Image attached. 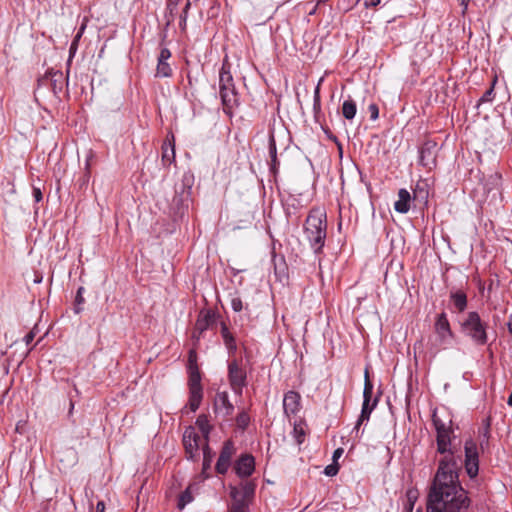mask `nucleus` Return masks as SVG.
Returning a JSON list of instances; mask_svg holds the SVG:
<instances>
[{"mask_svg":"<svg viewBox=\"0 0 512 512\" xmlns=\"http://www.w3.org/2000/svg\"><path fill=\"white\" fill-rule=\"evenodd\" d=\"M451 433L450 428L437 433V451L443 457L428 495L427 512H466L470 505L458 480L461 457L451 447Z\"/></svg>","mask_w":512,"mask_h":512,"instance_id":"obj_1","label":"nucleus"},{"mask_svg":"<svg viewBox=\"0 0 512 512\" xmlns=\"http://www.w3.org/2000/svg\"><path fill=\"white\" fill-rule=\"evenodd\" d=\"M304 233L315 253H319L326 238V213L320 208H313L305 222Z\"/></svg>","mask_w":512,"mask_h":512,"instance_id":"obj_2","label":"nucleus"},{"mask_svg":"<svg viewBox=\"0 0 512 512\" xmlns=\"http://www.w3.org/2000/svg\"><path fill=\"white\" fill-rule=\"evenodd\" d=\"M189 407L191 411L195 412L203 398V388L201 385V375L196 364V354L194 351H190L189 354Z\"/></svg>","mask_w":512,"mask_h":512,"instance_id":"obj_3","label":"nucleus"},{"mask_svg":"<svg viewBox=\"0 0 512 512\" xmlns=\"http://www.w3.org/2000/svg\"><path fill=\"white\" fill-rule=\"evenodd\" d=\"M219 94L225 111L238 106L239 96L234 85L233 76L229 67L225 64H223L219 73Z\"/></svg>","mask_w":512,"mask_h":512,"instance_id":"obj_4","label":"nucleus"},{"mask_svg":"<svg viewBox=\"0 0 512 512\" xmlns=\"http://www.w3.org/2000/svg\"><path fill=\"white\" fill-rule=\"evenodd\" d=\"M462 332L477 345L487 343V324L483 322L477 312H469L461 324Z\"/></svg>","mask_w":512,"mask_h":512,"instance_id":"obj_5","label":"nucleus"},{"mask_svg":"<svg viewBox=\"0 0 512 512\" xmlns=\"http://www.w3.org/2000/svg\"><path fill=\"white\" fill-rule=\"evenodd\" d=\"M434 331L435 339L431 342V348L437 353L440 349H446L451 344L454 336L445 313L437 316Z\"/></svg>","mask_w":512,"mask_h":512,"instance_id":"obj_6","label":"nucleus"},{"mask_svg":"<svg viewBox=\"0 0 512 512\" xmlns=\"http://www.w3.org/2000/svg\"><path fill=\"white\" fill-rule=\"evenodd\" d=\"M207 441V439L199 434L196 427H187L183 434V445L187 458L194 460L199 455V449L202 448Z\"/></svg>","mask_w":512,"mask_h":512,"instance_id":"obj_7","label":"nucleus"},{"mask_svg":"<svg viewBox=\"0 0 512 512\" xmlns=\"http://www.w3.org/2000/svg\"><path fill=\"white\" fill-rule=\"evenodd\" d=\"M228 381L232 391L241 396L243 388L247 385V373L237 360H233L228 364Z\"/></svg>","mask_w":512,"mask_h":512,"instance_id":"obj_8","label":"nucleus"},{"mask_svg":"<svg viewBox=\"0 0 512 512\" xmlns=\"http://www.w3.org/2000/svg\"><path fill=\"white\" fill-rule=\"evenodd\" d=\"M372 393H373V384L370 381L368 369H366L365 373H364V390H363L362 410H361V414L359 416V419L357 420L355 429H359L360 425L364 421H368L369 420L371 412L373 411V409L377 405V399H374L372 405L370 406V401H371V398H372Z\"/></svg>","mask_w":512,"mask_h":512,"instance_id":"obj_9","label":"nucleus"},{"mask_svg":"<svg viewBox=\"0 0 512 512\" xmlns=\"http://www.w3.org/2000/svg\"><path fill=\"white\" fill-rule=\"evenodd\" d=\"M465 469L470 478H474L479 470V453L476 442L469 439L465 442Z\"/></svg>","mask_w":512,"mask_h":512,"instance_id":"obj_10","label":"nucleus"},{"mask_svg":"<svg viewBox=\"0 0 512 512\" xmlns=\"http://www.w3.org/2000/svg\"><path fill=\"white\" fill-rule=\"evenodd\" d=\"M419 163L428 168L432 169L436 166V143L426 142L420 149L419 152Z\"/></svg>","mask_w":512,"mask_h":512,"instance_id":"obj_11","label":"nucleus"},{"mask_svg":"<svg viewBox=\"0 0 512 512\" xmlns=\"http://www.w3.org/2000/svg\"><path fill=\"white\" fill-rule=\"evenodd\" d=\"M234 452L235 448L233 443L230 441L225 442L216 463V470L218 473L225 474L228 471Z\"/></svg>","mask_w":512,"mask_h":512,"instance_id":"obj_12","label":"nucleus"},{"mask_svg":"<svg viewBox=\"0 0 512 512\" xmlns=\"http://www.w3.org/2000/svg\"><path fill=\"white\" fill-rule=\"evenodd\" d=\"M301 396L296 391H288L283 398V409L285 415L290 418L296 415L301 407Z\"/></svg>","mask_w":512,"mask_h":512,"instance_id":"obj_13","label":"nucleus"},{"mask_svg":"<svg viewBox=\"0 0 512 512\" xmlns=\"http://www.w3.org/2000/svg\"><path fill=\"white\" fill-rule=\"evenodd\" d=\"M236 474L241 478L249 477L255 470V460L252 455H242L234 466Z\"/></svg>","mask_w":512,"mask_h":512,"instance_id":"obj_14","label":"nucleus"},{"mask_svg":"<svg viewBox=\"0 0 512 512\" xmlns=\"http://www.w3.org/2000/svg\"><path fill=\"white\" fill-rule=\"evenodd\" d=\"M214 409L222 416H229L234 411L233 404L229 401V396L226 391L217 392L214 399Z\"/></svg>","mask_w":512,"mask_h":512,"instance_id":"obj_15","label":"nucleus"},{"mask_svg":"<svg viewBox=\"0 0 512 512\" xmlns=\"http://www.w3.org/2000/svg\"><path fill=\"white\" fill-rule=\"evenodd\" d=\"M411 195L410 192L404 188L398 192V200L394 203V209L398 213L406 214L410 210Z\"/></svg>","mask_w":512,"mask_h":512,"instance_id":"obj_16","label":"nucleus"},{"mask_svg":"<svg viewBox=\"0 0 512 512\" xmlns=\"http://www.w3.org/2000/svg\"><path fill=\"white\" fill-rule=\"evenodd\" d=\"M214 322V314L210 312L201 313L195 324V333L199 335Z\"/></svg>","mask_w":512,"mask_h":512,"instance_id":"obj_17","label":"nucleus"},{"mask_svg":"<svg viewBox=\"0 0 512 512\" xmlns=\"http://www.w3.org/2000/svg\"><path fill=\"white\" fill-rule=\"evenodd\" d=\"M450 297L455 308H457L459 311L465 310L467 306V297L463 291L452 292Z\"/></svg>","mask_w":512,"mask_h":512,"instance_id":"obj_18","label":"nucleus"},{"mask_svg":"<svg viewBox=\"0 0 512 512\" xmlns=\"http://www.w3.org/2000/svg\"><path fill=\"white\" fill-rule=\"evenodd\" d=\"M196 427L199 429V434L208 440V435L210 433L211 427L209 425L208 419L204 415H200L196 420Z\"/></svg>","mask_w":512,"mask_h":512,"instance_id":"obj_19","label":"nucleus"},{"mask_svg":"<svg viewBox=\"0 0 512 512\" xmlns=\"http://www.w3.org/2000/svg\"><path fill=\"white\" fill-rule=\"evenodd\" d=\"M356 104L353 100H345L342 105V114L345 119L352 120L356 115Z\"/></svg>","mask_w":512,"mask_h":512,"instance_id":"obj_20","label":"nucleus"},{"mask_svg":"<svg viewBox=\"0 0 512 512\" xmlns=\"http://www.w3.org/2000/svg\"><path fill=\"white\" fill-rule=\"evenodd\" d=\"M175 158L174 144L170 141L165 142L162 146V160L163 162L171 163Z\"/></svg>","mask_w":512,"mask_h":512,"instance_id":"obj_21","label":"nucleus"},{"mask_svg":"<svg viewBox=\"0 0 512 512\" xmlns=\"http://www.w3.org/2000/svg\"><path fill=\"white\" fill-rule=\"evenodd\" d=\"M172 75V69L168 62L158 61L156 76L157 77H170Z\"/></svg>","mask_w":512,"mask_h":512,"instance_id":"obj_22","label":"nucleus"},{"mask_svg":"<svg viewBox=\"0 0 512 512\" xmlns=\"http://www.w3.org/2000/svg\"><path fill=\"white\" fill-rule=\"evenodd\" d=\"M222 336H223V340H224L226 347L229 350H235L236 349L235 340H234L232 334L229 332L228 328L224 324L222 326Z\"/></svg>","mask_w":512,"mask_h":512,"instance_id":"obj_23","label":"nucleus"},{"mask_svg":"<svg viewBox=\"0 0 512 512\" xmlns=\"http://www.w3.org/2000/svg\"><path fill=\"white\" fill-rule=\"evenodd\" d=\"M244 501L247 500L254 494L255 486L250 482L243 483L240 487Z\"/></svg>","mask_w":512,"mask_h":512,"instance_id":"obj_24","label":"nucleus"},{"mask_svg":"<svg viewBox=\"0 0 512 512\" xmlns=\"http://www.w3.org/2000/svg\"><path fill=\"white\" fill-rule=\"evenodd\" d=\"M276 152H277L276 142H275L274 134L271 131L270 135H269V154H270V157H271V160L273 163L276 162Z\"/></svg>","mask_w":512,"mask_h":512,"instance_id":"obj_25","label":"nucleus"},{"mask_svg":"<svg viewBox=\"0 0 512 512\" xmlns=\"http://www.w3.org/2000/svg\"><path fill=\"white\" fill-rule=\"evenodd\" d=\"M84 288L79 287L77 291V295L75 298L76 306H75V313H80L82 308L80 307L84 303V297H83Z\"/></svg>","mask_w":512,"mask_h":512,"instance_id":"obj_26","label":"nucleus"},{"mask_svg":"<svg viewBox=\"0 0 512 512\" xmlns=\"http://www.w3.org/2000/svg\"><path fill=\"white\" fill-rule=\"evenodd\" d=\"M249 421H250V417L247 413L245 412H242L240 413L238 416H237V419H236V422H237V425L238 427L242 428V429H245L248 424H249Z\"/></svg>","mask_w":512,"mask_h":512,"instance_id":"obj_27","label":"nucleus"},{"mask_svg":"<svg viewBox=\"0 0 512 512\" xmlns=\"http://www.w3.org/2000/svg\"><path fill=\"white\" fill-rule=\"evenodd\" d=\"M192 496H191V493L189 492V490L187 489L186 491H184L181 496H180V499H179V503H178V507L180 509H183L185 507V505H187L188 503H190L192 501Z\"/></svg>","mask_w":512,"mask_h":512,"instance_id":"obj_28","label":"nucleus"},{"mask_svg":"<svg viewBox=\"0 0 512 512\" xmlns=\"http://www.w3.org/2000/svg\"><path fill=\"white\" fill-rule=\"evenodd\" d=\"M246 511H247V502L244 500L233 502L230 507V512H246Z\"/></svg>","mask_w":512,"mask_h":512,"instance_id":"obj_29","label":"nucleus"},{"mask_svg":"<svg viewBox=\"0 0 512 512\" xmlns=\"http://www.w3.org/2000/svg\"><path fill=\"white\" fill-rule=\"evenodd\" d=\"M432 421H433V425H434L437 433L442 432V430L449 429V427H447L445 425V423L440 418H438L435 414L433 415Z\"/></svg>","mask_w":512,"mask_h":512,"instance_id":"obj_30","label":"nucleus"},{"mask_svg":"<svg viewBox=\"0 0 512 512\" xmlns=\"http://www.w3.org/2000/svg\"><path fill=\"white\" fill-rule=\"evenodd\" d=\"M241 495H242V491L240 490L239 487H231L230 496H231L233 502L244 500L243 496H241Z\"/></svg>","mask_w":512,"mask_h":512,"instance_id":"obj_31","label":"nucleus"},{"mask_svg":"<svg viewBox=\"0 0 512 512\" xmlns=\"http://www.w3.org/2000/svg\"><path fill=\"white\" fill-rule=\"evenodd\" d=\"M231 307L235 312L241 311L243 308L242 300L239 297L232 298Z\"/></svg>","mask_w":512,"mask_h":512,"instance_id":"obj_32","label":"nucleus"},{"mask_svg":"<svg viewBox=\"0 0 512 512\" xmlns=\"http://www.w3.org/2000/svg\"><path fill=\"white\" fill-rule=\"evenodd\" d=\"M339 467L337 464H330L325 467L324 473L327 476H335L338 473Z\"/></svg>","mask_w":512,"mask_h":512,"instance_id":"obj_33","label":"nucleus"},{"mask_svg":"<svg viewBox=\"0 0 512 512\" xmlns=\"http://www.w3.org/2000/svg\"><path fill=\"white\" fill-rule=\"evenodd\" d=\"M425 186H426L425 183H420V182L417 183L416 188L414 190V198H417L418 194H420V193L424 194L423 197H426L427 192L425 191Z\"/></svg>","mask_w":512,"mask_h":512,"instance_id":"obj_34","label":"nucleus"},{"mask_svg":"<svg viewBox=\"0 0 512 512\" xmlns=\"http://www.w3.org/2000/svg\"><path fill=\"white\" fill-rule=\"evenodd\" d=\"M189 7H190V2H187L183 9V14L181 15V18H180V26L182 27V29H185V26H186L187 12H188Z\"/></svg>","mask_w":512,"mask_h":512,"instance_id":"obj_35","label":"nucleus"},{"mask_svg":"<svg viewBox=\"0 0 512 512\" xmlns=\"http://www.w3.org/2000/svg\"><path fill=\"white\" fill-rule=\"evenodd\" d=\"M171 57V52L168 48H162L161 51H160V54L158 56V61H165L167 62V60Z\"/></svg>","mask_w":512,"mask_h":512,"instance_id":"obj_36","label":"nucleus"},{"mask_svg":"<svg viewBox=\"0 0 512 512\" xmlns=\"http://www.w3.org/2000/svg\"><path fill=\"white\" fill-rule=\"evenodd\" d=\"M320 106V83H318L315 91H314V108Z\"/></svg>","mask_w":512,"mask_h":512,"instance_id":"obj_37","label":"nucleus"},{"mask_svg":"<svg viewBox=\"0 0 512 512\" xmlns=\"http://www.w3.org/2000/svg\"><path fill=\"white\" fill-rule=\"evenodd\" d=\"M369 111L371 113V119L372 120H376L378 118V115H379V110H378V107L376 104H371L369 106Z\"/></svg>","mask_w":512,"mask_h":512,"instance_id":"obj_38","label":"nucleus"},{"mask_svg":"<svg viewBox=\"0 0 512 512\" xmlns=\"http://www.w3.org/2000/svg\"><path fill=\"white\" fill-rule=\"evenodd\" d=\"M202 451H203V458H206L207 457H211V459L213 458V454L211 452V449L208 445V441L203 445L202 447Z\"/></svg>","mask_w":512,"mask_h":512,"instance_id":"obj_39","label":"nucleus"},{"mask_svg":"<svg viewBox=\"0 0 512 512\" xmlns=\"http://www.w3.org/2000/svg\"><path fill=\"white\" fill-rule=\"evenodd\" d=\"M33 197L36 202H40L42 200V192L39 188H33Z\"/></svg>","mask_w":512,"mask_h":512,"instance_id":"obj_40","label":"nucleus"},{"mask_svg":"<svg viewBox=\"0 0 512 512\" xmlns=\"http://www.w3.org/2000/svg\"><path fill=\"white\" fill-rule=\"evenodd\" d=\"M34 337L35 334L33 331H31L24 336L23 341L25 342L26 345H29L34 340Z\"/></svg>","mask_w":512,"mask_h":512,"instance_id":"obj_41","label":"nucleus"},{"mask_svg":"<svg viewBox=\"0 0 512 512\" xmlns=\"http://www.w3.org/2000/svg\"><path fill=\"white\" fill-rule=\"evenodd\" d=\"M407 498H408V502L412 505L413 501L416 500V498H417V492L409 490L407 492Z\"/></svg>","mask_w":512,"mask_h":512,"instance_id":"obj_42","label":"nucleus"},{"mask_svg":"<svg viewBox=\"0 0 512 512\" xmlns=\"http://www.w3.org/2000/svg\"><path fill=\"white\" fill-rule=\"evenodd\" d=\"M381 0H364L366 7H375L380 3Z\"/></svg>","mask_w":512,"mask_h":512,"instance_id":"obj_43","label":"nucleus"},{"mask_svg":"<svg viewBox=\"0 0 512 512\" xmlns=\"http://www.w3.org/2000/svg\"><path fill=\"white\" fill-rule=\"evenodd\" d=\"M95 512H105V503H104V501H98L97 502Z\"/></svg>","mask_w":512,"mask_h":512,"instance_id":"obj_44","label":"nucleus"},{"mask_svg":"<svg viewBox=\"0 0 512 512\" xmlns=\"http://www.w3.org/2000/svg\"><path fill=\"white\" fill-rule=\"evenodd\" d=\"M343 449L342 448H337L334 453H333V460L336 461L339 457H341V455L343 454Z\"/></svg>","mask_w":512,"mask_h":512,"instance_id":"obj_45","label":"nucleus"},{"mask_svg":"<svg viewBox=\"0 0 512 512\" xmlns=\"http://www.w3.org/2000/svg\"><path fill=\"white\" fill-rule=\"evenodd\" d=\"M211 462H212L211 457L206 456V458H203V468L204 469L209 468L211 465Z\"/></svg>","mask_w":512,"mask_h":512,"instance_id":"obj_46","label":"nucleus"},{"mask_svg":"<svg viewBox=\"0 0 512 512\" xmlns=\"http://www.w3.org/2000/svg\"><path fill=\"white\" fill-rule=\"evenodd\" d=\"M54 76L57 77V78L54 79V89H55L56 85H57V81L61 82L62 79H63V75H62V73H57Z\"/></svg>","mask_w":512,"mask_h":512,"instance_id":"obj_47","label":"nucleus"},{"mask_svg":"<svg viewBox=\"0 0 512 512\" xmlns=\"http://www.w3.org/2000/svg\"><path fill=\"white\" fill-rule=\"evenodd\" d=\"M461 1V5L464 6V9L467 8L468 6V3L471 1V0H460Z\"/></svg>","mask_w":512,"mask_h":512,"instance_id":"obj_48","label":"nucleus"},{"mask_svg":"<svg viewBox=\"0 0 512 512\" xmlns=\"http://www.w3.org/2000/svg\"><path fill=\"white\" fill-rule=\"evenodd\" d=\"M507 326H508V330H509L510 334L512 335V318L509 320Z\"/></svg>","mask_w":512,"mask_h":512,"instance_id":"obj_49","label":"nucleus"},{"mask_svg":"<svg viewBox=\"0 0 512 512\" xmlns=\"http://www.w3.org/2000/svg\"><path fill=\"white\" fill-rule=\"evenodd\" d=\"M491 94H492V90L487 91V92L484 94L483 99H487Z\"/></svg>","mask_w":512,"mask_h":512,"instance_id":"obj_50","label":"nucleus"},{"mask_svg":"<svg viewBox=\"0 0 512 512\" xmlns=\"http://www.w3.org/2000/svg\"><path fill=\"white\" fill-rule=\"evenodd\" d=\"M507 403H508L509 406H512V391H511V394L508 397Z\"/></svg>","mask_w":512,"mask_h":512,"instance_id":"obj_51","label":"nucleus"},{"mask_svg":"<svg viewBox=\"0 0 512 512\" xmlns=\"http://www.w3.org/2000/svg\"><path fill=\"white\" fill-rule=\"evenodd\" d=\"M488 433H489V428L488 426L485 428V431H484V437L485 438H488Z\"/></svg>","mask_w":512,"mask_h":512,"instance_id":"obj_52","label":"nucleus"}]
</instances>
